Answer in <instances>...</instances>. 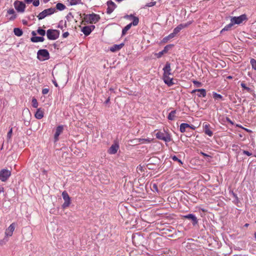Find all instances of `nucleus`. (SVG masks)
Wrapping results in <instances>:
<instances>
[{
	"instance_id": "39448f33",
	"label": "nucleus",
	"mask_w": 256,
	"mask_h": 256,
	"mask_svg": "<svg viewBox=\"0 0 256 256\" xmlns=\"http://www.w3.org/2000/svg\"><path fill=\"white\" fill-rule=\"evenodd\" d=\"M247 19L246 16V14H242L239 16H234L230 19V21L234 24H239L242 23L244 20Z\"/></svg>"
},
{
	"instance_id": "e433bc0d",
	"label": "nucleus",
	"mask_w": 256,
	"mask_h": 256,
	"mask_svg": "<svg viewBox=\"0 0 256 256\" xmlns=\"http://www.w3.org/2000/svg\"><path fill=\"white\" fill-rule=\"evenodd\" d=\"M250 64H252V68L256 70V60L254 58L251 59Z\"/></svg>"
},
{
	"instance_id": "c85d7f7f",
	"label": "nucleus",
	"mask_w": 256,
	"mask_h": 256,
	"mask_svg": "<svg viewBox=\"0 0 256 256\" xmlns=\"http://www.w3.org/2000/svg\"><path fill=\"white\" fill-rule=\"evenodd\" d=\"M56 8L59 10H63L66 8V7L64 4L59 2L56 4Z\"/></svg>"
},
{
	"instance_id": "e2e57ef3",
	"label": "nucleus",
	"mask_w": 256,
	"mask_h": 256,
	"mask_svg": "<svg viewBox=\"0 0 256 256\" xmlns=\"http://www.w3.org/2000/svg\"><path fill=\"white\" fill-rule=\"evenodd\" d=\"M245 130H246V132H250V130L248 129H247V128H244Z\"/></svg>"
},
{
	"instance_id": "9d476101",
	"label": "nucleus",
	"mask_w": 256,
	"mask_h": 256,
	"mask_svg": "<svg viewBox=\"0 0 256 256\" xmlns=\"http://www.w3.org/2000/svg\"><path fill=\"white\" fill-rule=\"evenodd\" d=\"M120 146L116 142L110 146V148L108 150V152L110 154H116Z\"/></svg>"
},
{
	"instance_id": "f257e3e1",
	"label": "nucleus",
	"mask_w": 256,
	"mask_h": 256,
	"mask_svg": "<svg viewBox=\"0 0 256 256\" xmlns=\"http://www.w3.org/2000/svg\"><path fill=\"white\" fill-rule=\"evenodd\" d=\"M100 16L96 14H84V22L88 24H96L100 20Z\"/></svg>"
},
{
	"instance_id": "de8ad7c7",
	"label": "nucleus",
	"mask_w": 256,
	"mask_h": 256,
	"mask_svg": "<svg viewBox=\"0 0 256 256\" xmlns=\"http://www.w3.org/2000/svg\"><path fill=\"white\" fill-rule=\"evenodd\" d=\"M133 15L132 14H130V15H126L124 16V18H127V19H128V20H132V17H133Z\"/></svg>"
},
{
	"instance_id": "4468645a",
	"label": "nucleus",
	"mask_w": 256,
	"mask_h": 256,
	"mask_svg": "<svg viewBox=\"0 0 256 256\" xmlns=\"http://www.w3.org/2000/svg\"><path fill=\"white\" fill-rule=\"evenodd\" d=\"M63 130H64V127L62 126H58L56 128V132H55L54 136V138L55 142H56L58 140L59 136L62 133Z\"/></svg>"
},
{
	"instance_id": "603ef678",
	"label": "nucleus",
	"mask_w": 256,
	"mask_h": 256,
	"mask_svg": "<svg viewBox=\"0 0 256 256\" xmlns=\"http://www.w3.org/2000/svg\"><path fill=\"white\" fill-rule=\"evenodd\" d=\"M62 22H60V24H58V28H60L61 29L63 28V26H62Z\"/></svg>"
},
{
	"instance_id": "7c9ffc66",
	"label": "nucleus",
	"mask_w": 256,
	"mask_h": 256,
	"mask_svg": "<svg viewBox=\"0 0 256 256\" xmlns=\"http://www.w3.org/2000/svg\"><path fill=\"white\" fill-rule=\"evenodd\" d=\"M234 26V24H232V23L230 21V22L229 24H228L226 26H224V28L222 29V30H221L220 32H222L224 31H226V30H229L231 28V27L232 26Z\"/></svg>"
},
{
	"instance_id": "412c9836",
	"label": "nucleus",
	"mask_w": 256,
	"mask_h": 256,
	"mask_svg": "<svg viewBox=\"0 0 256 256\" xmlns=\"http://www.w3.org/2000/svg\"><path fill=\"white\" fill-rule=\"evenodd\" d=\"M163 70L164 71V76L166 75H170V64L167 63L165 66Z\"/></svg>"
},
{
	"instance_id": "9b49d317",
	"label": "nucleus",
	"mask_w": 256,
	"mask_h": 256,
	"mask_svg": "<svg viewBox=\"0 0 256 256\" xmlns=\"http://www.w3.org/2000/svg\"><path fill=\"white\" fill-rule=\"evenodd\" d=\"M95 28V26L94 25L85 26L82 28V32L86 36H88L92 30H93Z\"/></svg>"
},
{
	"instance_id": "49530a36",
	"label": "nucleus",
	"mask_w": 256,
	"mask_h": 256,
	"mask_svg": "<svg viewBox=\"0 0 256 256\" xmlns=\"http://www.w3.org/2000/svg\"><path fill=\"white\" fill-rule=\"evenodd\" d=\"M244 154L247 155L248 156H252V154L247 150H244L242 151Z\"/></svg>"
},
{
	"instance_id": "bb28decb",
	"label": "nucleus",
	"mask_w": 256,
	"mask_h": 256,
	"mask_svg": "<svg viewBox=\"0 0 256 256\" xmlns=\"http://www.w3.org/2000/svg\"><path fill=\"white\" fill-rule=\"evenodd\" d=\"M8 13L9 14H12V15L10 18V20H14L16 18V15L15 14V11L13 9V8H10V9H9L8 10Z\"/></svg>"
},
{
	"instance_id": "f03ea898",
	"label": "nucleus",
	"mask_w": 256,
	"mask_h": 256,
	"mask_svg": "<svg viewBox=\"0 0 256 256\" xmlns=\"http://www.w3.org/2000/svg\"><path fill=\"white\" fill-rule=\"evenodd\" d=\"M37 58L40 61H44L50 58V54L47 50H40L37 52Z\"/></svg>"
},
{
	"instance_id": "f8f14e48",
	"label": "nucleus",
	"mask_w": 256,
	"mask_h": 256,
	"mask_svg": "<svg viewBox=\"0 0 256 256\" xmlns=\"http://www.w3.org/2000/svg\"><path fill=\"white\" fill-rule=\"evenodd\" d=\"M195 128H196L194 126H192L188 124L183 123L180 126V131L182 132H184L188 131L190 129L194 130Z\"/></svg>"
},
{
	"instance_id": "6e6d98bb",
	"label": "nucleus",
	"mask_w": 256,
	"mask_h": 256,
	"mask_svg": "<svg viewBox=\"0 0 256 256\" xmlns=\"http://www.w3.org/2000/svg\"><path fill=\"white\" fill-rule=\"evenodd\" d=\"M200 154L202 155L203 156H208V154H205V153H204V152H200Z\"/></svg>"
},
{
	"instance_id": "473e14b6",
	"label": "nucleus",
	"mask_w": 256,
	"mask_h": 256,
	"mask_svg": "<svg viewBox=\"0 0 256 256\" xmlns=\"http://www.w3.org/2000/svg\"><path fill=\"white\" fill-rule=\"evenodd\" d=\"M213 97L216 100H221L222 99V96L216 92H213Z\"/></svg>"
},
{
	"instance_id": "6e6552de",
	"label": "nucleus",
	"mask_w": 256,
	"mask_h": 256,
	"mask_svg": "<svg viewBox=\"0 0 256 256\" xmlns=\"http://www.w3.org/2000/svg\"><path fill=\"white\" fill-rule=\"evenodd\" d=\"M62 196L63 199L64 200V203L62 204V208H66L69 206L70 203V198L69 196L68 192L66 191H64L62 193Z\"/></svg>"
},
{
	"instance_id": "13d9d810",
	"label": "nucleus",
	"mask_w": 256,
	"mask_h": 256,
	"mask_svg": "<svg viewBox=\"0 0 256 256\" xmlns=\"http://www.w3.org/2000/svg\"><path fill=\"white\" fill-rule=\"evenodd\" d=\"M32 34L34 36H36V32L34 31H32Z\"/></svg>"
},
{
	"instance_id": "1a4fd4ad",
	"label": "nucleus",
	"mask_w": 256,
	"mask_h": 256,
	"mask_svg": "<svg viewBox=\"0 0 256 256\" xmlns=\"http://www.w3.org/2000/svg\"><path fill=\"white\" fill-rule=\"evenodd\" d=\"M17 224L15 222L12 223L8 227L6 230L5 236L10 237L12 236L13 232Z\"/></svg>"
},
{
	"instance_id": "c03bdc74",
	"label": "nucleus",
	"mask_w": 256,
	"mask_h": 256,
	"mask_svg": "<svg viewBox=\"0 0 256 256\" xmlns=\"http://www.w3.org/2000/svg\"><path fill=\"white\" fill-rule=\"evenodd\" d=\"M48 92L49 89L48 88H45L42 90V93L43 94H48Z\"/></svg>"
},
{
	"instance_id": "37998d69",
	"label": "nucleus",
	"mask_w": 256,
	"mask_h": 256,
	"mask_svg": "<svg viewBox=\"0 0 256 256\" xmlns=\"http://www.w3.org/2000/svg\"><path fill=\"white\" fill-rule=\"evenodd\" d=\"M32 4L35 6H38L40 4L39 0H34Z\"/></svg>"
},
{
	"instance_id": "b1692460",
	"label": "nucleus",
	"mask_w": 256,
	"mask_h": 256,
	"mask_svg": "<svg viewBox=\"0 0 256 256\" xmlns=\"http://www.w3.org/2000/svg\"><path fill=\"white\" fill-rule=\"evenodd\" d=\"M198 97H205L206 96V91L204 89H198Z\"/></svg>"
},
{
	"instance_id": "4c0bfd02",
	"label": "nucleus",
	"mask_w": 256,
	"mask_h": 256,
	"mask_svg": "<svg viewBox=\"0 0 256 256\" xmlns=\"http://www.w3.org/2000/svg\"><path fill=\"white\" fill-rule=\"evenodd\" d=\"M156 4V2H150L146 4L143 7V8H146V7H152V6H154Z\"/></svg>"
},
{
	"instance_id": "052dcab7",
	"label": "nucleus",
	"mask_w": 256,
	"mask_h": 256,
	"mask_svg": "<svg viewBox=\"0 0 256 256\" xmlns=\"http://www.w3.org/2000/svg\"><path fill=\"white\" fill-rule=\"evenodd\" d=\"M172 158L174 160L176 161V156H174Z\"/></svg>"
},
{
	"instance_id": "09e8293b",
	"label": "nucleus",
	"mask_w": 256,
	"mask_h": 256,
	"mask_svg": "<svg viewBox=\"0 0 256 256\" xmlns=\"http://www.w3.org/2000/svg\"><path fill=\"white\" fill-rule=\"evenodd\" d=\"M184 28V26L182 24H180L177 26V32L182 30Z\"/></svg>"
},
{
	"instance_id": "0eeeda50",
	"label": "nucleus",
	"mask_w": 256,
	"mask_h": 256,
	"mask_svg": "<svg viewBox=\"0 0 256 256\" xmlns=\"http://www.w3.org/2000/svg\"><path fill=\"white\" fill-rule=\"evenodd\" d=\"M10 175V171L6 169H2L0 171V180L2 182H6Z\"/></svg>"
},
{
	"instance_id": "8fccbe9b",
	"label": "nucleus",
	"mask_w": 256,
	"mask_h": 256,
	"mask_svg": "<svg viewBox=\"0 0 256 256\" xmlns=\"http://www.w3.org/2000/svg\"><path fill=\"white\" fill-rule=\"evenodd\" d=\"M69 35V33L68 32H65L62 34V36L64 38H67Z\"/></svg>"
},
{
	"instance_id": "c9c22d12",
	"label": "nucleus",
	"mask_w": 256,
	"mask_h": 256,
	"mask_svg": "<svg viewBox=\"0 0 256 256\" xmlns=\"http://www.w3.org/2000/svg\"><path fill=\"white\" fill-rule=\"evenodd\" d=\"M12 128H10V130H9V131L7 134L6 138H7V140L8 141L11 139L12 136Z\"/></svg>"
},
{
	"instance_id": "a19ab883",
	"label": "nucleus",
	"mask_w": 256,
	"mask_h": 256,
	"mask_svg": "<svg viewBox=\"0 0 256 256\" xmlns=\"http://www.w3.org/2000/svg\"><path fill=\"white\" fill-rule=\"evenodd\" d=\"M174 45H171V44H169V45H167L164 48V49L163 50L166 53L168 51V50L170 48H172V46H173Z\"/></svg>"
},
{
	"instance_id": "a18cd8bd",
	"label": "nucleus",
	"mask_w": 256,
	"mask_h": 256,
	"mask_svg": "<svg viewBox=\"0 0 256 256\" xmlns=\"http://www.w3.org/2000/svg\"><path fill=\"white\" fill-rule=\"evenodd\" d=\"M193 83L196 85V86L198 87H200L202 86V84L201 82H198V81H196V80H194L193 81Z\"/></svg>"
},
{
	"instance_id": "ddd939ff",
	"label": "nucleus",
	"mask_w": 256,
	"mask_h": 256,
	"mask_svg": "<svg viewBox=\"0 0 256 256\" xmlns=\"http://www.w3.org/2000/svg\"><path fill=\"white\" fill-rule=\"evenodd\" d=\"M202 126L204 133L209 136H212L213 135V132L210 128V125L207 122H204Z\"/></svg>"
},
{
	"instance_id": "774afa93",
	"label": "nucleus",
	"mask_w": 256,
	"mask_h": 256,
	"mask_svg": "<svg viewBox=\"0 0 256 256\" xmlns=\"http://www.w3.org/2000/svg\"><path fill=\"white\" fill-rule=\"evenodd\" d=\"M228 78H232V76H228Z\"/></svg>"
},
{
	"instance_id": "c756f323",
	"label": "nucleus",
	"mask_w": 256,
	"mask_h": 256,
	"mask_svg": "<svg viewBox=\"0 0 256 256\" xmlns=\"http://www.w3.org/2000/svg\"><path fill=\"white\" fill-rule=\"evenodd\" d=\"M132 18L133 20V22H131L130 24H132V26H137L138 24V22H139V20H138V18L133 16Z\"/></svg>"
},
{
	"instance_id": "79ce46f5",
	"label": "nucleus",
	"mask_w": 256,
	"mask_h": 256,
	"mask_svg": "<svg viewBox=\"0 0 256 256\" xmlns=\"http://www.w3.org/2000/svg\"><path fill=\"white\" fill-rule=\"evenodd\" d=\"M176 32V28H174V30H173V32L170 34L168 36V38H170V39L174 37Z\"/></svg>"
},
{
	"instance_id": "72a5a7b5",
	"label": "nucleus",
	"mask_w": 256,
	"mask_h": 256,
	"mask_svg": "<svg viewBox=\"0 0 256 256\" xmlns=\"http://www.w3.org/2000/svg\"><path fill=\"white\" fill-rule=\"evenodd\" d=\"M37 32L38 34L44 36L46 34V31L45 30L39 28L37 30Z\"/></svg>"
},
{
	"instance_id": "aec40b11",
	"label": "nucleus",
	"mask_w": 256,
	"mask_h": 256,
	"mask_svg": "<svg viewBox=\"0 0 256 256\" xmlns=\"http://www.w3.org/2000/svg\"><path fill=\"white\" fill-rule=\"evenodd\" d=\"M30 40L33 42H42L44 41V38L42 36H33L31 38Z\"/></svg>"
},
{
	"instance_id": "680f3d73",
	"label": "nucleus",
	"mask_w": 256,
	"mask_h": 256,
	"mask_svg": "<svg viewBox=\"0 0 256 256\" xmlns=\"http://www.w3.org/2000/svg\"><path fill=\"white\" fill-rule=\"evenodd\" d=\"M198 92V89L194 90L192 91V93L195 92Z\"/></svg>"
},
{
	"instance_id": "f3484780",
	"label": "nucleus",
	"mask_w": 256,
	"mask_h": 256,
	"mask_svg": "<svg viewBox=\"0 0 256 256\" xmlns=\"http://www.w3.org/2000/svg\"><path fill=\"white\" fill-rule=\"evenodd\" d=\"M163 79L166 84L168 86H171L172 82V78L170 76V75H166L163 76Z\"/></svg>"
},
{
	"instance_id": "5701e85b",
	"label": "nucleus",
	"mask_w": 256,
	"mask_h": 256,
	"mask_svg": "<svg viewBox=\"0 0 256 256\" xmlns=\"http://www.w3.org/2000/svg\"><path fill=\"white\" fill-rule=\"evenodd\" d=\"M176 110L171 111L168 115V119L170 120H174L176 116Z\"/></svg>"
},
{
	"instance_id": "bf43d9fd",
	"label": "nucleus",
	"mask_w": 256,
	"mask_h": 256,
	"mask_svg": "<svg viewBox=\"0 0 256 256\" xmlns=\"http://www.w3.org/2000/svg\"><path fill=\"white\" fill-rule=\"evenodd\" d=\"M176 160H177V162H178L180 164H182V161H181L179 159H178V158H177V159H176Z\"/></svg>"
},
{
	"instance_id": "7ed1b4c3",
	"label": "nucleus",
	"mask_w": 256,
	"mask_h": 256,
	"mask_svg": "<svg viewBox=\"0 0 256 256\" xmlns=\"http://www.w3.org/2000/svg\"><path fill=\"white\" fill-rule=\"evenodd\" d=\"M56 12L55 8H49L44 10L42 12H40L37 16L39 20H41L45 18L46 16L52 15Z\"/></svg>"
},
{
	"instance_id": "f704fd0d",
	"label": "nucleus",
	"mask_w": 256,
	"mask_h": 256,
	"mask_svg": "<svg viewBox=\"0 0 256 256\" xmlns=\"http://www.w3.org/2000/svg\"><path fill=\"white\" fill-rule=\"evenodd\" d=\"M138 142L142 144L150 143L151 140L148 138H140Z\"/></svg>"
},
{
	"instance_id": "dca6fc26",
	"label": "nucleus",
	"mask_w": 256,
	"mask_h": 256,
	"mask_svg": "<svg viewBox=\"0 0 256 256\" xmlns=\"http://www.w3.org/2000/svg\"><path fill=\"white\" fill-rule=\"evenodd\" d=\"M156 136L158 138L164 140L166 142L170 140V137L169 136H165V134L162 132H158L156 134Z\"/></svg>"
},
{
	"instance_id": "0e129e2a",
	"label": "nucleus",
	"mask_w": 256,
	"mask_h": 256,
	"mask_svg": "<svg viewBox=\"0 0 256 256\" xmlns=\"http://www.w3.org/2000/svg\"><path fill=\"white\" fill-rule=\"evenodd\" d=\"M254 238H255L256 240V232H255L254 234Z\"/></svg>"
},
{
	"instance_id": "423d86ee",
	"label": "nucleus",
	"mask_w": 256,
	"mask_h": 256,
	"mask_svg": "<svg viewBox=\"0 0 256 256\" xmlns=\"http://www.w3.org/2000/svg\"><path fill=\"white\" fill-rule=\"evenodd\" d=\"M14 8L19 12H24L26 8L25 4L21 1L16 0L14 4Z\"/></svg>"
},
{
	"instance_id": "4d7b16f0",
	"label": "nucleus",
	"mask_w": 256,
	"mask_h": 256,
	"mask_svg": "<svg viewBox=\"0 0 256 256\" xmlns=\"http://www.w3.org/2000/svg\"><path fill=\"white\" fill-rule=\"evenodd\" d=\"M33 0H25L28 4H30L32 2Z\"/></svg>"
},
{
	"instance_id": "3c124183",
	"label": "nucleus",
	"mask_w": 256,
	"mask_h": 256,
	"mask_svg": "<svg viewBox=\"0 0 256 256\" xmlns=\"http://www.w3.org/2000/svg\"><path fill=\"white\" fill-rule=\"evenodd\" d=\"M169 40L170 38H168V37L167 36L163 38L162 42H166Z\"/></svg>"
},
{
	"instance_id": "20e7f679",
	"label": "nucleus",
	"mask_w": 256,
	"mask_h": 256,
	"mask_svg": "<svg viewBox=\"0 0 256 256\" xmlns=\"http://www.w3.org/2000/svg\"><path fill=\"white\" fill-rule=\"evenodd\" d=\"M60 34L58 30L49 29L46 32V36L50 40H56L59 37Z\"/></svg>"
},
{
	"instance_id": "6ab92c4d",
	"label": "nucleus",
	"mask_w": 256,
	"mask_h": 256,
	"mask_svg": "<svg viewBox=\"0 0 256 256\" xmlns=\"http://www.w3.org/2000/svg\"><path fill=\"white\" fill-rule=\"evenodd\" d=\"M35 117L38 120L42 119L44 117V112L40 108H38L35 114Z\"/></svg>"
},
{
	"instance_id": "338daca9",
	"label": "nucleus",
	"mask_w": 256,
	"mask_h": 256,
	"mask_svg": "<svg viewBox=\"0 0 256 256\" xmlns=\"http://www.w3.org/2000/svg\"><path fill=\"white\" fill-rule=\"evenodd\" d=\"M248 226V224H245L244 226Z\"/></svg>"
},
{
	"instance_id": "2eb2a0df",
	"label": "nucleus",
	"mask_w": 256,
	"mask_h": 256,
	"mask_svg": "<svg viewBox=\"0 0 256 256\" xmlns=\"http://www.w3.org/2000/svg\"><path fill=\"white\" fill-rule=\"evenodd\" d=\"M108 8L106 10V12L108 14H111L116 8V5L114 2L112 1H108L107 2Z\"/></svg>"
},
{
	"instance_id": "4be33fe9",
	"label": "nucleus",
	"mask_w": 256,
	"mask_h": 256,
	"mask_svg": "<svg viewBox=\"0 0 256 256\" xmlns=\"http://www.w3.org/2000/svg\"><path fill=\"white\" fill-rule=\"evenodd\" d=\"M67 2L70 6H75L82 4V0H67Z\"/></svg>"
},
{
	"instance_id": "5fc2aeb1",
	"label": "nucleus",
	"mask_w": 256,
	"mask_h": 256,
	"mask_svg": "<svg viewBox=\"0 0 256 256\" xmlns=\"http://www.w3.org/2000/svg\"><path fill=\"white\" fill-rule=\"evenodd\" d=\"M52 82H53V84H54V85L56 87H58V84L57 82H56V80H52Z\"/></svg>"
},
{
	"instance_id": "2f4dec72",
	"label": "nucleus",
	"mask_w": 256,
	"mask_h": 256,
	"mask_svg": "<svg viewBox=\"0 0 256 256\" xmlns=\"http://www.w3.org/2000/svg\"><path fill=\"white\" fill-rule=\"evenodd\" d=\"M240 86L242 88L246 90V92H252V90L250 88L246 86V84L242 82Z\"/></svg>"
},
{
	"instance_id": "a878e982",
	"label": "nucleus",
	"mask_w": 256,
	"mask_h": 256,
	"mask_svg": "<svg viewBox=\"0 0 256 256\" xmlns=\"http://www.w3.org/2000/svg\"><path fill=\"white\" fill-rule=\"evenodd\" d=\"M123 46V44H116V45H114V46H113L112 47L110 48V50L112 51V52H116V50H120Z\"/></svg>"
},
{
	"instance_id": "58836bf2",
	"label": "nucleus",
	"mask_w": 256,
	"mask_h": 256,
	"mask_svg": "<svg viewBox=\"0 0 256 256\" xmlns=\"http://www.w3.org/2000/svg\"><path fill=\"white\" fill-rule=\"evenodd\" d=\"M32 105L34 108H36L38 106V102L36 98H32Z\"/></svg>"
},
{
	"instance_id": "864d4df0",
	"label": "nucleus",
	"mask_w": 256,
	"mask_h": 256,
	"mask_svg": "<svg viewBox=\"0 0 256 256\" xmlns=\"http://www.w3.org/2000/svg\"><path fill=\"white\" fill-rule=\"evenodd\" d=\"M4 192V188L2 186H0V194Z\"/></svg>"
},
{
	"instance_id": "ea45409f",
	"label": "nucleus",
	"mask_w": 256,
	"mask_h": 256,
	"mask_svg": "<svg viewBox=\"0 0 256 256\" xmlns=\"http://www.w3.org/2000/svg\"><path fill=\"white\" fill-rule=\"evenodd\" d=\"M164 54H166V52L164 51V50H162V51L161 52H159L158 53H156L154 54V55L158 58H160L161 56H162Z\"/></svg>"
},
{
	"instance_id": "a211bd4d",
	"label": "nucleus",
	"mask_w": 256,
	"mask_h": 256,
	"mask_svg": "<svg viewBox=\"0 0 256 256\" xmlns=\"http://www.w3.org/2000/svg\"><path fill=\"white\" fill-rule=\"evenodd\" d=\"M184 218L191 220L192 221V224L194 225H195L198 223L197 218L193 214H188L184 216Z\"/></svg>"
},
{
	"instance_id": "393cba45",
	"label": "nucleus",
	"mask_w": 256,
	"mask_h": 256,
	"mask_svg": "<svg viewBox=\"0 0 256 256\" xmlns=\"http://www.w3.org/2000/svg\"><path fill=\"white\" fill-rule=\"evenodd\" d=\"M14 34L18 36H20L23 34L22 30L21 29L17 28H14Z\"/></svg>"
},
{
	"instance_id": "69168bd1",
	"label": "nucleus",
	"mask_w": 256,
	"mask_h": 256,
	"mask_svg": "<svg viewBox=\"0 0 256 256\" xmlns=\"http://www.w3.org/2000/svg\"><path fill=\"white\" fill-rule=\"evenodd\" d=\"M228 122H230L231 124H232V122L230 119H228Z\"/></svg>"
},
{
	"instance_id": "cd10ccee",
	"label": "nucleus",
	"mask_w": 256,
	"mask_h": 256,
	"mask_svg": "<svg viewBox=\"0 0 256 256\" xmlns=\"http://www.w3.org/2000/svg\"><path fill=\"white\" fill-rule=\"evenodd\" d=\"M132 27V24H128V25H126L123 29H122V36H124L125 35L127 32L130 28Z\"/></svg>"
}]
</instances>
